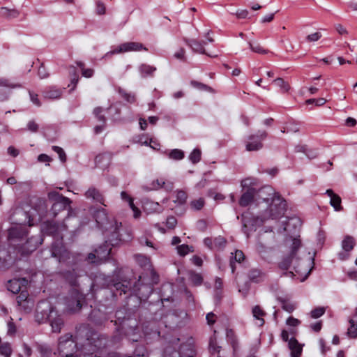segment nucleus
<instances>
[{
  "label": "nucleus",
  "mask_w": 357,
  "mask_h": 357,
  "mask_svg": "<svg viewBox=\"0 0 357 357\" xmlns=\"http://www.w3.org/2000/svg\"><path fill=\"white\" fill-rule=\"evenodd\" d=\"M110 342L107 336L96 331L89 324H81L75 328V339L70 333L59 338L58 351L64 356L79 351L83 357H92L109 347Z\"/></svg>",
  "instance_id": "1"
},
{
  "label": "nucleus",
  "mask_w": 357,
  "mask_h": 357,
  "mask_svg": "<svg viewBox=\"0 0 357 357\" xmlns=\"http://www.w3.org/2000/svg\"><path fill=\"white\" fill-rule=\"evenodd\" d=\"M262 213L259 216L248 218H243V230L248 234L250 231H255L257 226L261 225L268 219H278L281 218L286 211V202L280 196L273 197L267 205L261 206Z\"/></svg>",
  "instance_id": "2"
},
{
  "label": "nucleus",
  "mask_w": 357,
  "mask_h": 357,
  "mask_svg": "<svg viewBox=\"0 0 357 357\" xmlns=\"http://www.w3.org/2000/svg\"><path fill=\"white\" fill-rule=\"evenodd\" d=\"M122 273V268L116 267L114 270L113 277H115L116 280L103 273L96 275L90 287L91 292L94 294L99 289L109 288L114 296H121L123 292L129 289L124 282L125 278L121 276Z\"/></svg>",
  "instance_id": "3"
},
{
  "label": "nucleus",
  "mask_w": 357,
  "mask_h": 357,
  "mask_svg": "<svg viewBox=\"0 0 357 357\" xmlns=\"http://www.w3.org/2000/svg\"><path fill=\"white\" fill-rule=\"evenodd\" d=\"M124 282L129 287L128 291L123 292L126 295V298L135 295L140 300H146L152 294L153 286L159 282V275L156 271H153L152 276L142 274L137 281L125 278Z\"/></svg>",
  "instance_id": "4"
},
{
  "label": "nucleus",
  "mask_w": 357,
  "mask_h": 357,
  "mask_svg": "<svg viewBox=\"0 0 357 357\" xmlns=\"http://www.w3.org/2000/svg\"><path fill=\"white\" fill-rule=\"evenodd\" d=\"M125 234L126 237L124 236L123 234L114 235L113 233L112 235L105 236L107 238L105 243L95 249L93 252H91L86 257L88 261L96 264H100L106 261L111 253L112 247L116 246L121 242L130 240L131 237L130 234L125 232Z\"/></svg>",
  "instance_id": "5"
},
{
  "label": "nucleus",
  "mask_w": 357,
  "mask_h": 357,
  "mask_svg": "<svg viewBox=\"0 0 357 357\" xmlns=\"http://www.w3.org/2000/svg\"><path fill=\"white\" fill-rule=\"evenodd\" d=\"M94 218L97 226L102 230L103 235H114L117 234H123L122 231L126 232L122 229L121 222H118L115 220H109L105 209L101 208L96 211Z\"/></svg>",
  "instance_id": "6"
},
{
  "label": "nucleus",
  "mask_w": 357,
  "mask_h": 357,
  "mask_svg": "<svg viewBox=\"0 0 357 357\" xmlns=\"http://www.w3.org/2000/svg\"><path fill=\"white\" fill-rule=\"evenodd\" d=\"M301 246V241L299 238V236L298 238H294L289 255L283 258L279 263V267L281 269L287 270L290 267L291 264L294 261V269L296 273L301 272V270L298 268V264H297L299 258L296 256L297 252Z\"/></svg>",
  "instance_id": "7"
},
{
  "label": "nucleus",
  "mask_w": 357,
  "mask_h": 357,
  "mask_svg": "<svg viewBox=\"0 0 357 357\" xmlns=\"http://www.w3.org/2000/svg\"><path fill=\"white\" fill-rule=\"evenodd\" d=\"M195 355L193 345L182 343L178 348L172 345L167 346L163 350L162 357H195Z\"/></svg>",
  "instance_id": "8"
},
{
  "label": "nucleus",
  "mask_w": 357,
  "mask_h": 357,
  "mask_svg": "<svg viewBox=\"0 0 357 357\" xmlns=\"http://www.w3.org/2000/svg\"><path fill=\"white\" fill-rule=\"evenodd\" d=\"M47 196L48 199L54 202L51 211L54 216H56L59 211L70 207L72 202L69 198L63 196L56 191L50 192Z\"/></svg>",
  "instance_id": "9"
},
{
  "label": "nucleus",
  "mask_w": 357,
  "mask_h": 357,
  "mask_svg": "<svg viewBox=\"0 0 357 357\" xmlns=\"http://www.w3.org/2000/svg\"><path fill=\"white\" fill-rule=\"evenodd\" d=\"M255 203L259 206L261 205H267L270 202L273 200V197L280 196L279 194L276 193L270 185L263 186L258 190L255 188Z\"/></svg>",
  "instance_id": "10"
},
{
  "label": "nucleus",
  "mask_w": 357,
  "mask_h": 357,
  "mask_svg": "<svg viewBox=\"0 0 357 357\" xmlns=\"http://www.w3.org/2000/svg\"><path fill=\"white\" fill-rule=\"evenodd\" d=\"M265 130H258L256 135H250L245 142V149L248 151H257L263 148L262 142L266 138Z\"/></svg>",
  "instance_id": "11"
},
{
  "label": "nucleus",
  "mask_w": 357,
  "mask_h": 357,
  "mask_svg": "<svg viewBox=\"0 0 357 357\" xmlns=\"http://www.w3.org/2000/svg\"><path fill=\"white\" fill-rule=\"evenodd\" d=\"M84 298L83 294L78 289H72L70 296L66 298V309L72 312L79 311L82 308L81 302Z\"/></svg>",
  "instance_id": "12"
},
{
  "label": "nucleus",
  "mask_w": 357,
  "mask_h": 357,
  "mask_svg": "<svg viewBox=\"0 0 357 357\" xmlns=\"http://www.w3.org/2000/svg\"><path fill=\"white\" fill-rule=\"evenodd\" d=\"M141 50L147 51L148 49L145 47L143 44L137 42H127L121 44L119 46H118L114 50L108 52L105 54L104 56V58H107L109 56L120 54V53H125L128 52H138Z\"/></svg>",
  "instance_id": "13"
},
{
  "label": "nucleus",
  "mask_w": 357,
  "mask_h": 357,
  "mask_svg": "<svg viewBox=\"0 0 357 357\" xmlns=\"http://www.w3.org/2000/svg\"><path fill=\"white\" fill-rule=\"evenodd\" d=\"M253 182L250 178H245L241 181V185L243 188L248 187L247 190L243 193L239 199L238 203L241 206H248L252 202H255V188L249 187Z\"/></svg>",
  "instance_id": "14"
},
{
  "label": "nucleus",
  "mask_w": 357,
  "mask_h": 357,
  "mask_svg": "<svg viewBox=\"0 0 357 357\" xmlns=\"http://www.w3.org/2000/svg\"><path fill=\"white\" fill-rule=\"evenodd\" d=\"M47 319L50 322L53 333H60L64 326V321L62 317L58 314V312L52 306L49 307V313Z\"/></svg>",
  "instance_id": "15"
},
{
  "label": "nucleus",
  "mask_w": 357,
  "mask_h": 357,
  "mask_svg": "<svg viewBox=\"0 0 357 357\" xmlns=\"http://www.w3.org/2000/svg\"><path fill=\"white\" fill-rule=\"evenodd\" d=\"M355 239L349 235H347L342 241V251L338 254V257L340 260H346L349 258V252H350L354 248Z\"/></svg>",
  "instance_id": "16"
},
{
  "label": "nucleus",
  "mask_w": 357,
  "mask_h": 357,
  "mask_svg": "<svg viewBox=\"0 0 357 357\" xmlns=\"http://www.w3.org/2000/svg\"><path fill=\"white\" fill-rule=\"evenodd\" d=\"M135 259L137 264L144 269L145 275L152 276V272L155 271L151 262L150 258L142 255H135Z\"/></svg>",
  "instance_id": "17"
},
{
  "label": "nucleus",
  "mask_w": 357,
  "mask_h": 357,
  "mask_svg": "<svg viewBox=\"0 0 357 357\" xmlns=\"http://www.w3.org/2000/svg\"><path fill=\"white\" fill-rule=\"evenodd\" d=\"M81 276L77 267L73 268L72 270L66 271L63 273V277L66 282L73 287L72 289H77L79 286L78 278Z\"/></svg>",
  "instance_id": "18"
},
{
  "label": "nucleus",
  "mask_w": 357,
  "mask_h": 357,
  "mask_svg": "<svg viewBox=\"0 0 357 357\" xmlns=\"http://www.w3.org/2000/svg\"><path fill=\"white\" fill-rule=\"evenodd\" d=\"M28 232L25 227L17 225L8 230V238L10 241H19L27 236Z\"/></svg>",
  "instance_id": "19"
},
{
  "label": "nucleus",
  "mask_w": 357,
  "mask_h": 357,
  "mask_svg": "<svg viewBox=\"0 0 357 357\" xmlns=\"http://www.w3.org/2000/svg\"><path fill=\"white\" fill-rule=\"evenodd\" d=\"M43 239L40 235L33 236L28 238L23 245V250L27 254L31 253L43 243Z\"/></svg>",
  "instance_id": "20"
},
{
  "label": "nucleus",
  "mask_w": 357,
  "mask_h": 357,
  "mask_svg": "<svg viewBox=\"0 0 357 357\" xmlns=\"http://www.w3.org/2000/svg\"><path fill=\"white\" fill-rule=\"evenodd\" d=\"M51 252L53 257H59V262L64 261V257L70 259V254L64 249L61 242L53 243Z\"/></svg>",
  "instance_id": "21"
},
{
  "label": "nucleus",
  "mask_w": 357,
  "mask_h": 357,
  "mask_svg": "<svg viewBox=\"0 0 357 357\" xmlns=\"http://www.w3.org/2000/svg\"><path fill=\"white\" fill-rule=\"evenodd\" d=\"M84 196L86 199L92 202L105 206V199L99 190L94 187H90L85 192Z\"/></svg>",
  "instance_id": "22"
},
{
  "label": "nucleus",
  "mask_w": 357,
  "mask_h": 357,
  "mask_svg": "<svg viewBox=\"0 0 357 357\" xmlns=\"http://www.w3.org/2000/svg\"><path fill=\"white\" fill-rule=\"evenodd\" d=\"M12 257L8 249L0 248V269L6 270L12 264Z\"/></svg>",
  "instance_id": "23"
},
{
  "label": "nucleus",
  "mask_w": 357,
  "mask_h": 357,
  "mask_svg": "<svg viewBox=\"0 0 357 357\" xmlns=\"http://www.w3.org/2000/svg\"><path fill=\"white\" fill-rule=\"evenodd\" d=\"M185 41L194 52L207 54L204 49V45H206V42H200L195 39H188Z\"/></svg>",
  "instance_id": "24"
},
{
  "label": "nucleus",
  "mask_w": 357,
  "mask_h": 357,
  "mask_svg": "<svg viewBox=\"0 0 357 357\" xmlns=\"http://www.w3.org/2000/svg\"><path fill=\"white\" fill-rule=\"evenodd\" d=\"M289 349L291 350V357H300L302 353V346L295 337H291L288 343Z\"/></svg>",
  "instance_id": "25"
},
{
  "label": "nucleus",
  "mask_w": 357,
  "mask_h": 357,
  "mask_svg": "<svg viewBox=\"0 0 357 357\" xmlns=\"http://www.w3.org/2000/svg\"><path fill=\"white\" fill-rule=\"evenodd\" d=\"M62 91L55 86L47 87L42 91L43 96L48 99H57L61 96Z\"/></svg>",
  "instance_id": "26"
},
{
  "label": "nucleus",
  "mask_w": 357,
  "mask_h": 357,
  "mask_svg": "<svg viewBox=\"0 0 357 357\" xmlns=\"http://www.w3.org/2000/svg\"><path fill=\"white\" fill-rule=\"evenodd\" d=\"M156 70V67L146 63H142L138 68V70L142 78L153 77Z\"/></svg>",
  "instance_id": "27"
},
{
  "label": "nucleus",
  "mask_w": 357,
  "mask_h": 357,
  "mask_svg": "<svg viewBox=\"0 0 357 357\" xmlns=\"http://www.w3.org/2000/svg\"><path fill=\"white\" fill-rule=\"evenodd\" d=\"M16 301L17 303V305L21 307L24 310H26L29 309L31 310V306H29V304H32L31 301L28 299V294L26 291H22L19 296L16 298Z\"/></svg>",
  "instance_id": "28"
},
{
  "label": "nucleus",
  "mask_w": 357,
  "mask_h": 357,
  "mask_svg": "<svg viewBox=\"0 0 357 357\" xmlns=\"http://www.w3.org/2000/svg\"><path fill=\"white\" fill-rule=\"evenodd\" d=\"M245 259L244 253L239 250H236L234 253L231 252V257L230 259V267L231 269V272L234 273L236 268L235 266V262L238 264H241L242 261Z\"/></svg>",
  "instance_id": "29"
},
{
  "label": "nucleus",
  "mask_w": 357,
  "mask_h": 357,
  "mask_svg": "<svg viewBox=\"0 0 357 357\" xmlns=\"http://www.w3.org/2000/svg\"><path fill=\"white\" fill-rule=\"evenodd\" d=\"M248 278L252 282L258 283L264 280L265 274L259 269H252L248 273Z\"/></svg>",
  "instance_id": "30"
},
{
  "label": "nucleus",
  "mask_w": 357,
  "mask_h": 357,
  "mask_svg": "<svg viewBox=\"0 0 357 357\" xmlns=\"http://www.w3.org/2000/svg\"><path fill=\"white\" fill-rule=\"evenodd\" d=\"M252 312L253 317L259 321V325L260 326H263L265 322L263 317L266 315V312L259 305H255L253 307Z\"/></svg>",
  "instance_id": "31"
},
{
  "label": "nucleus",
  "mask_w": 357,
  "mask_h": 357,
  "mask_svg": "<svg viewBox=\"0 0 357 357\" xmlns=\"http://www.w3.org/2000/svg\"><path fill=\"white\" fill-rule=\"evenodd\" d=\"M155 323H150L148 326H145L143 328L144 333L146 335H151L153 337H160V332L155 327Z\"/></svg>",
  "instance_id": "32"
},
{
  "label": "nucleus",
  "mask_w": 357,
  "mask_h": 357,
  "mask_svg": "<svg viewBox=\"0 0 357 357\" xmlns=\"http://www.w3.org/2000/svg\"><path fill=\"white\" fill-rule=\"evenodd\" d=\"M168 158L173 160H181L185 157V153L183 151L178 149L170 150L167 153Z\"/></svg>",
  "instance_id": "33"
},
{
  "label": "nucleus",
  "mask_w": 357,
  "mask_h": 357,
  "mask_svg": "<svg viewBox=\"0 0 357 357\" xmlns=\"http://www.w3.org/2000/svg\"><path fill=\"white\" fill-rule=\"evenodd\" d=\"M7 289L13 294H18L21 290L20 282L19 280H10L8 282Z\"/></svg>",
  "instance_id": "34"
},
{
  "label": "nucleus",
  "mask_w": 357,
  "mask_h": 357,
  "mask_svg": "<svg viewBox=\"0 0 357 357\" xmlns=\"http://www.w3.org/2000/svg\"><path fill=\"white\" fill-rule=\"evenodd\" d=\"M349 327L348 328L347 334L351 338L357 337V323L355 322L354 319L349 320Z\"/></svg>",
  "instance_id": "35"
},
{
  "label": "nucleus",
  "mask_w": 357,
  "mask_h": 357,
  "mask_svg": "<svg viewBox=\"0 0 357 357\" xmlns=\"http://www.w3.org/2000/svg\"><path fill=\"white\" fill-rule=\"evenodd\" d=\"M227 244L225 238L219 236L213 239L214 250H221L225 248Z\"/></svg>",
  "instance_id": "36"
},
{
  "label": "nucleus",
  "mask_w": 357,
  "mask_h": 357,
  "mask_svg": "<svg viewBox=\"0 0 357 357\" xmlns=\"http://www.w3.org/2000/svg\"><path fill=\"white\" fill-rule=\"evenodd\" d=\"M342 199L338 195H333L330 199V204L334 208L335 211H340L342 209L341 206Z\"/></svg>",
  "instance_id": "37"
},
{
  "label": "nucleus",
  "mask_w": 357,
  "mask_h": 357,
  "mask_svg": "<svg viewBox=\"0 0 357 357\" xmlns=\"http://www.w3.org/2000/svg\"><path fill=\"white\" fill-rule=\"evenodd\" d=\"M202 152L199 149H195L189 155V160L192 164H197L201 160Z\"/></svg>",
  "instance_id": "38"
},
{
  "label": "nucleus",
  "mask_w": 357,
  "mask_h": 357,
  "mask_svg": "<svg viewBox=\"0 0 357 357\" xmlns=\"http://www.w3.org/2000/svg\"><path fill=\"white\" fill-rule=\"evenodd\" d=\"M273 83L280 88L282 93H286L290 89V86L282 78L278 77L273 80Z\"/></svg>",
  "instance_id": "39"
},
{
  "label": "nucleus",
  "mask_w": 357,
  "mask_h": 357,
  "mask_svg": "<svg viewBox=\"0 0 357 357\" xmlns=\"http://www.w3.org/2000/svg\"><path fill=\"white\" fill-rule=\"evenodd\" d=\"M119 93L126 102L129 103H134L136 101V97L135 93H128L122 89H120L119 90Z\"/></svg>",
  "instance_id": "40"
},
{
  "label": "nucleus",
  "mask_w": 357,
  "mask_h": 357,
  "mask_svg": "<svg viewBox=\"0 0 357 357\" xmlns=\"http://www.w3.org/2000/svg\"><path fill=\"white\" fill-rule=\"evenodd\" d=\"M188 195L185 191L178 190L176 195V199L174 202L178 205H183L185 204Z\"/></svg>",
  "instance_id": "41"
},
{
  "label": "nucleus",
  "mask_w": 357,
  "mask_h": 357,
  "mask_svg": "<svg viewBox=\"0 0 357 357\" xmlns=\"http://www.w3.org/2000/svg\"><path fill=\"white\" fill-rule=\"evenodd\" d=\"M77 65L82 70V75L83 77L90 78L93 77L94 70L91 68H85L84 63L82 61H77Z\"/></svg>",
  "instance_id": "42"
},
{
  "label": "nucleus",
  "mask_w": 357,
  "mask_h": 357,
  "mask_svg": "<svg viewBox=\"0 0 357 357\" xmlns=\"http://www.w3.org/2000/svg\"><path fill=\"white\" fill-rule=\"evenodd\" d=\"M299 126L294 122H290L286 124V126L281 130L283 133L297 132L299 131Z\"/></svg>",
  "instance_id": "43"
},
{
  "label": "nucleus",
  "mask_w": 357,
  "mask_h": 357,
  "mask_svg": "<svg viewBox=\"0 0 357 357\" xmlns=\"http://www.w3.org/2000/svg\"><path fill=\"white\" fill-rule=\"evenodd\" d=\"M280 302L281 303L282 308L289 313L292 312L296 309L295 305L287 300L280 298Z\"/></svg>",
  "instance_id": "44"
},
{
  "label": "nucleus",
  "mask_w": 357,
  "mask_h": 357,
  "mask_svg": "<svg viewBox=\"0 0 357 357\" xmlns=\"http://www.w3.org/2000/svg\"><path fill=\"white\" fill-rule=\"evenodd\" d=\"M0 354L5 357H10L12 354L11 346L8 342L0 345Z\"/></svg>",
  "instance_id": "45"
},
{
  "label": "nucleus",
  "mask_w": 357,
  "mask_h": 357,
  "mask_svg": "<svg viewBox=\"0 0 357 357\" xmlns=\"http://www.w3.org/2000/svg\"><path fill=\"white\" fill-rule=\"evenodd\" d=\"M177 252L181 256H185L190 252H193L192 246H189L186 244H183L181 245H178L176 247Z\"/></svg>",
  "instance_id": "46"
},
{
  "label": "nucleus",
  "mask_w": 357,
  "mask_h": 357,
  "mask_svg": "<svg viewBox=\"0 0 357 357\" xmlns=\"http://www.w3.org/2000/svg\"><path fill=\"white\" fill-rule=\"evenodd\" d=\"M147 354V350L143 345H139L136 347L134 350L133 356H129L127 357H145Z\"/></svg>",
  "instance_id": "47"
},
{
  "label": "nucleus",
  "mask_w": 357,
  "mask_h": 357,
  "mask_svg": "<svg viewBox=\"0 0 357 357\" xmlns=\"http://www.w3.org/2000/svg\"><path fill=\"white\" fill-rule=\"evenodd\" d=\"M190 280L195 286H199L203 282V278L199 273L192 272L190 273Z\"/></svg>",
  "instance_id": "48"
},
{
  "label": "nucleus",
  "mask_w": 357,
  "mask_h": 357,
  "mask_svg": "<svg viewBox=\"0 0 357 357\" xmlns=\"http://www.w3.org/2000/svg\"><path fill=\"white\" fill-rule=\"evenodd\" d=\"M190 85L201 91H212V88L211 86L195 80H192L190 82Z\"/></svg>",
  "instance_id": "49"
},
{
  "label": "nucleus",
  "mask_w": 357,
  "mask_h": 357,
  "mask_svg": "<svg viewBox=\"0 0 357 357\" xmlns=\"http://www.w3.org/2000/svg\"><path fill=\"white\" fill-rule=\"evenodd\" d=\"M165 182L163 179H156L152 181L150 187H146L147 190H156L163 187Z\"/></svg>",
  "instance_id": "50"
},
{
  "label": "nucleus",
  "mask_w": 357,
  "mask_h": 357,
  "mask_svg": "<svg viewBox=\"0 0 357 357\" xmlns=\"http://www.w3.org/2000/svg\"><path fill=\"white\" fill-rule=\"evenodd\" d=\"M248 44H249L250 48L254 52H256L258 54H267L268 52V51L267 50H265L259 43H252L249 42Z\"/></svg>",
  "instance_id": "51"
},
{
  "label": "nucleus",
  "mask_w": 357,
  "mask_h": 357,
  "mask_svg": "<svg viewBox=\"0 0 357 357\" xmlns=\"http://www.w3.org/2000/svg\"><path fill=\"white\" fill-rule=\"evenodd\" d=\"M43 230L50 235H54L57 231V227L54 223L47 222Z\"/></svg>",
  "instance_id": "52"
},
{
  "label": "nucleus",
  "mask_w": 357,
  "mask_h": 357,
  "mask_svg": "<svg viewBox=\"0 0 357 357\" xmlns=\"http://www.w3.org/2000/svg\"><path fill=\"white\" fill-rule=\"evenodd\" d=\"M326 309L324 307H318L312 310L310 312L311 317L317 319L321 317L325 313Z\"/></svg>",
  "instance_id": "53"
},
{
  "label": "nucleus",
  "mask_w": 357,
  "mask_h": 357,
  "mask_svg": "<svg viewBox=\"0 0 357 357\" xmlns=\"http://www.w3.org/2000/svg\"><path fill=\"white\" fill-rule=\"evenodd\" d=\"M52 150L59 155V158L62 162L66 161V155L63 149L58 146H52Z\"/></svg>",
  "instance_id": "54"
},
{
  "label": "nucleus",
  "mask_w": 357,
  "mask_h": 357,
  "mask_svg": "<svg viewBox=\"0 0 357 357\" xmlns=\"http://www.w3.org/2000/svg\"><path fill=\"white\" fill-rule=\"evenodd\" d=\"M103 109L100 107H97L93 109V114L97 118V119L102 122L103 124H105L106 119L104 115L102 114Z\"/></svg>",
  "instance_id": "55"
},
{
  "label": "nucleus",
  "mask_w": 357,
  "mask_h": 357,
  "mask_svg": "<svg viewBox=\"0 0 357 357\" xmlns=\"http://www.w3.org/2000/svg\"><path fill=\"white\" fill-rule=\"evenodd\" d=\"M204 206V200L203 198L193 200L190 202V206L195 210H200Z\"/></svg>",
  "instance_id": "56"
},
{
  "label": "nucleus",
  "mask_w": 357,
  "mask_h": 357,
  "mask_svg": "<svg viewBox=\"0 0 357 357\" xmlns=\"http://www.w3.org/2000/svg\"><path fill=\"white\" fill-rule=\"evenodd\" d=\"M174 57L178 60L185 62L187 61L185 56V50L184 48L181 47L177 52L174 54Z\"/></svg>",
  "instance_id": "57"
},
{
  "label": "nucleus",
  "mask_w": 357,
  "mask_h": 357,
  "mask_svg": "<svg viewBox=\"0 0 357 357\" xmlns=\"http://www.w3.org/2000/svg\"><path fill=\"white\" fill-rule=\"evenodd\" d=\"M148 206H150L149 209L151 210L152 212L160 213L162 211L161 206L158 202H150L146 203L145 206L146 209H148Z\"/></svg>",
  "instance_id": "58"
},
{
  "label": "nucleus",
  "mask_w": 357,
  "mask_h": 357,
  "mask_svg": "<svg viewBox=\"0 0 357 357\" xmlns=\"http://www.w3.org/2000/svg\"><path fill=\"white\" fill-rule=\"evenodd\" d=\"M123 314V313L122 310H117L116 312V317L117 319V320L116 321V324H117L118 321L121 325L122 329L124 328L125 321H126V317L122 316Z\"/></svg>",
  "instance_id": "59"
},
{
  "label": "nucleus",
  "mask_w": 357,
  "mask_h": 357,
  "mask_svg": "<svg viewBox=\"0 0 357 357\" xmlns=\"http://www.w3.org/2000/svg\"><path fill=\"white\" fill-rule=\"evenodd\" d=\"M177 225V220L174 216H169L166 220V226L168 229H173Z\"/></svg>",
  "instance_id": "60"
},
{
  "label": "nucleus",
  "mask_w": 357,
  "mask_h": 357,
  "mask_svg": "<svg viewBox=\"0 0 357 357\" xmlns=\"http://www.w3.org/2000/svg\"><path fill=\"white\" fill-rule=\"evenodd\" d=\"M1 15L6 17H15L18 15V13L14 10H10L6 8H1Z\"/></svg>",
  "instance_id": "61"
},
{
  "label": "nucleus",
  "mask_w": 357,
  "mask_h": 357,
  "mask_svg": "<svg viewBox=\"0 0 357 357\" xmlns=\"http://www.w3.org/2000/svg\"><path fill=\"white\" fill-rule=\"evenodd\" d=\"M39 351L43 357H50L52 354V349L47 346H40Z\"/></svg>",
  "instance_id": "62"
},
{
  "label": "nucleus",
  "mask_w": 357,
  "mask_h": 357,
  "mask_svg": "<svg viewBox=\"0 0 357 357\" xmlns=\"http://www.w3.org/2000/svg\"><path fill=\"white\" fill-rule=\"evenodd\" d=\"M291 225H293L294 226H296V225H301V221H300V220L298 218H289L287 222V223H286V225H285L284 229L285 231H287L288 229V227Z\"/></svg>",
  "instance_id": "63"
},
{
  "label": "nucleus",
  "mask_w": 357,
  "mask_h": 357,
  "mask_svg": "<svg viewBox=\"0 0 357 357\" xmlns=\"http://www.w3.org/2000/svg\"><path fill=\"white\" fill-rule=\"evenodd\" d=\"M31 101L36 106L40 107L41 103L38 99V96L36 93L29 91Z\"/></svg>",
  "instance_id": "64"
}]
</instances>
